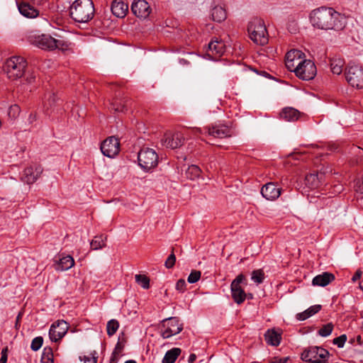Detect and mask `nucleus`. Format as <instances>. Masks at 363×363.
<instances>
[{
    "label": "nucleus",
    "instance_id": "obj_56",
    "mask_svg": "<svg viewBox=\"0 0 363 363\" xmlns=\"http://www.w3.org/2000/svg\"><path fill=\"white\" fill-rule=\"evenodd\" d=\"M35 80V76L33 74H30L26 77V81L28 84H32Z\"/></svg>",
    "mask_w": 363,
    "mask_h": 363
},
{
    "label": "nucleus",
    "instance_id": "obj_35",
    "mask_svg": "<svg viewBox=\"0 0 363 363\" xmlns=\"http://www.w3.org/2000/svg\"><path fill=\"white\" fill-rule=\"evenodd\" d=\"M135 281L137 284L141 286L145 289H147L150 287V279L143 274H136Z\"/></svg>",
    "mask_w": 363,
    "mask_h": 363
},
{
    "label": "nucleus",
    "instance_id": "obj_7",
    "mask_svg": "<svg viewBox=\"0 0 363 363\" xmlns=\"http://www.w3.org/2000/svg\"><path fill=\"white\" fill-rule=\"evenodd\" d=\"M139 165L145 170L155 167L158 163L157 152L151 148L142 149L138 156Z\"/></svg>",
    "mask_w": 363,
    "mask_h": 363
},
{
    "label": "nucleus",
    "instance_id": "obj_22",
    "mask_svg": "<svg viewBox=\"0 0 363 363\" xmlns=\"http://www.w3.org/2000/svg\"><path fill=\"white\" fill-rule=\"evenodd\" d=\"M297 55H303V52L298 50H291L286 54L285 57L286 67L289 71L294 72L295 74L296 73V67H298V63L295 65L294 60L298 56Z\"/></svg>",
    "mask_w": 363,
    "mask_h": 363
},
{
    "label": "nucleus",
    "instance_id": "obj_62",
    "mask_svg": "<svg viewBox=\"0 0 363 363\" xmlns=\"http://www.w3.org/2000/svg\"><path fill=\"white\" fill-rule=\"evenodd\" d=\"M248 296L250 298H252V295L251 294H250Z\"/></svg>",
    "mask_w": 363,
    "mask_h": 363
},
{
    "label": "nucleus",
    "instance_id": "obj_8",
    "mask_svg": "<svg viewBox=\"0 0 363 363\" xmlns=\"http://www.w3.org/2000/svg\"><path fill=\"white\" fill-rule=\"evenodd\" d=\"M296 67V76L302 80L308 81L313 79L317 73L316 67L310 60H304L298 63Z\"/></svg>",
    "mask_w": 363,
    "mask_h": 363
},
{
    "label": "nucleus",
    "instance_id": "obj_41",
    "mask_svg": "<svg viewBox=\"0 0 363 363\" xmlns=\"http://www.w3.org/2000/svg\"><path fill=\"white\" fill-rule=\"evenodd\" d=\"M121 351V347L119 345V343H118L112 352L111 359H110V363H117L119 359V354Z\"/></svg>",
    "mask_w": 363,
    "mask_h": 363
},
{
    "label": "nucleus",
    "instance_id": "obj_27",
    "mask_svg": "<svg viewBox=\"0 0 363 363\" xmlns=\"http://www.w3.org/2000/svg\"><path fill=\"white\" fill-rule=\"evenodd\" d=\"M74 264L72 257L67 255L60 259L55 265V269L57 271H65L72 268Z\"/></svg>",
    "mask_w": 363,
    "mask_h": 363
},
{
    "label": "nucleus",
    "instance_id": "obj_12",
    "mask_svg": "<svg viewBox=\"0 0 363 363\" xmlns=\"http://www.w3.org/2000/svg\"><path fill=\"white\" fill-rule=\"evenodd\" d=\"M119 145L118 140L114 136H111L103 141L101 151L104 155L111 158L118 153Z\"/></svg>",
    "mask_w": 363,
    "mask_h": 363
},
{
    "label": "nucleus",
    "instance_id": "obj_51",
    "mask_svg": "<svg viewBox=\"0 0 363 363\" xmlns=\"http://www.w3.org/2000/svg\"><path fill=\"white\" fill-rule=\"evenodd\" d=\"M8 347H5L1 351V357L0 359V363H6L8 359Z\"/></svg>",
    "mask_w": 363,
    "mask_h": 363
},
{
    "label": "nucleus",
    "instance_id": "obj_53",
    "mask_svg": "<svg viewBox=\"0 0 363 363\" xmlns=\"http://www.w3.org/2000/svg\"><path fill=\"white\" fill-rule=\"evenodd\" d=\"M362 275V272L360 269L357 270L355 274H354V276L352 278V282L357 281V280H359L361 278Z\"/></svg>",
    "mask_w": 363,
    "mask_h": 363
},
{
    "label": "nucleus",
    "instance_id": "obj_5",
    "mask_svg": "<svg viewBox=\"0 0 363 363\" xmlns=\"http://www.w3.org/2000/svg\"><path fill=\"white\" fill-rule=\"evenodd\" d=\"M247 31L255 43L264 45L268 43L267 31L263 20L257 18L252 19L248 24Z\"/></svg>",
    "mask_w": 363,
    "mask_h": 363
},
{
    "label": "nucleus",
    "instance_id": "obj_57",
    "mask_svg": "<svg viewBox=\"0 0 363 363\" xmlns=\"http://www.w3.org/2000/svg\"><path fill=\"white\" fill-rule=\"evenodd\" d=\"M298 56L296 57H295V59L294 60V63L295 65H297L298 63L299 62H301L302 61H303L305 59H303V56H304V54L303 55H297Z\"/></svg>",
    "mask_w": 363,
    "mask_h": 363
},
{
    "label": "nucleus",
    "instance_id": "obj_26",
    "mask_svg": "<svg viewBox=\"0 0 363 363\" xmlns=\"http://www.w3.org/2000/svg\"><path fill=\"white\" fill-rule=\"evenodd\" d=\"M299 116V111L292 107L284 108L280 113V118L286 121H297Z\"/></svg>",
    "mask_w": 363,
    "mask_h": 363
},
{
    "label": "nucleus",
    "instance_id": "obj_54",
    "mask_svg": "<svg viewBox=\"0 0 363 363\" xmlns=\"http://www.w3.org/2000/svg\"><path fill=\"white\" fill-rule=\"evenodd\" d=\"M37 119V116L35 113H30L29 116H28V121L30 124H32L33 122H35Z\"/></svg>",
    "mask_w": 363,
    "mask_h": 363
},
{
    "label": "nucleus",
    "instance_id": "obj_1",
    "mask_svg": "<svg viewBox=\"0 0 363 363\" xmlns=\"http://www.w3.org/2000/svg\"><path fill=\"white\" fill-rule=\"evenodd\" d=\"M342 18L340 13L333 8L320 7L313 10L310 14V21L312 25L319 29H342Z\"/></svg>",
    "mask_w": 363,
    "mask_h": 363
},
{
    "label": "nucleus",
    "instance_id": "obj_2",
    "mask_svg": "<svg viewBox=\"0 0 363 363\" xmlns=\"http://www.w3.org/2000/svg\"><path fill=\"white\" fill-rule=\"evenodd\" d=\"M29 40L33 45L45 50H53L55 49L67 50L71 43L63 37L56 38L48 34L31 35Z\"/></svg>",
    "mask_w": 363,
    "mask_h": 363
},
{
    "label": "nucleus",
    "instance_id": "obj_45",
    "mask_svg": "<svg viewBox=\"0 0 363 363\" xmlns=\"http://www.w3.org/2000/svg\"><path fill=\"white\" fill-rule=\"evenodd\" d=\"M175 262H176V257L174 254V252H172L169 257L167 259V260L165 261V263H164V266L167 268V269H171L174 267V264H175Z\"/></svg>",
    "mask_w": 363,
    "mask_h": 363
},
{
    "label": "nucleus",
    "instance_id": "obj_49",
    "mask_svg": "<svg viewBox=\"0 0 363 363\" xmlns=\"http://www.w3.org/2000/svg\"><path fill=\"white\" fill-rule=\"evenodd\" d=\"M289 357L281 358L279 357H274L270 359L269 363H286Z\"/></svg>",
    "mask_w": 363,
    "mask_h": 363
},
{
    "label": "nucleus",
    "instance_id": "obj_20",
    "mask_svg": "<svg viewBox=\"0 0 363 363\" xmlns=\"http://www.w3.org/2000/svg\"><path fill=\"white\" fill-rule=\"evenodd\" d=\"M128 10V4L123 0H114L111 4V11L118 18H123Z\"/></svg>",
    "mask_w": 363,
    "mask_h": 363
},
{
    "label": "nucleus",
    "instance_id": "obj_32",
    "mask_svg": "<svg viewBox=\"0 0 363 363\" xmlns=\"http://www.w3.org/2000/svg\"><path fill=\"white\" fill-rule=\"evenodd\" d=\"M201 169L194 164L189 166L185 170V176L190 180H194L200 176Z\"/></svg>",
    "mask_w": 363,
    "mask_h": 363
},
{
    "label": "nucleus",
    "instance_id": "obj_38",
    "mask_svg": "<svg viewBox=\"0 0 363 363\" xmlns=\"http://www.w3.org/2000/svg\"><path fill=\"white\" fill-rule=\"evenodd\" d=\"M333 330V325L331 323H329L326 325H324L318 332V335L322 337H328L329 336Z\"/></svg>",
    "mask_w": 363,
    "mask_h": 363
},
{
    "label": "nucleus",
    "instance_id": "obj_37",
    "mask_svg": "<svg viewBox=\"0 0 363 363\" xmlns=\"http://www.w3.org/2000/svg\"><path fill=\"white\" fill-rule=\"evenodd\" d=\"M264 273L262 269L254 270L252 272V280L257 284H259L263 282L264 279Z\"/></svg>",
    "mask_w": 363,
    "mask_h": 363
},
{
    "label": "nucleus",
    "instance_id": "obj_18",
    "mask_svg": "<svg viewBox=\"0 0 363 363\" xmlns=\"http://www.w3.org/2000/svg\"><path fill=\"white\" fill-rule=\"evenodd\" d=\"M261 194L267 200H275L281 194V189L273 182L266 184L261 189Z\"/></svg>",
    "mask_w": 363,
    "mask_h": 363
},
{
    "label": "nucleus",
    "instance_id": "obj_43",
    "mask_svg": "<svg viewBox=\"0 0 363 363\" xmlns=\"http://www.w3.org/2000/svg\"><path fill=\"white\" fill-rule=\"evenodd\" d=\"M347 340L346 335H341L340 336L334 338L333 342L334 345H336L338 347H343L345 342Z\"/></svg>",
    "mask_w": 363,
    "mask_h": 363
},
{
    "label": "nucleus",
    "instance_id": "obj_40",
    "mask_svg": "<svg viewBox=\"0 0 363 363\" xmlns=\"http://www.w3.org/2000/svg\"><path fill=\"white\" fill-rule=\"evenodd\" d=\"M43 338L41 336L35 337L31 342L30 348L33 351H38L43 345Z\"/></svg>",
    "mask_w": 363,
    "mask_h": 363
},
{
    "label": "nucleus",
    "instance_id": "obj_36",
    "mask_svg": "<svg viewBox=\"0 0 363 363\" xmlns=\"http://www.w3.org/2000/svg\"><path fill=\"white\" fill-rule=\"evenodd\" d=\"M118 327H119V323L116 320L112 319V320H109L107 323V325H106L108 335V336L113 335L116 333L117 330L118 329Z\"/></svg>",
    "mask_w": 363,
    "mask_h": 363
},
{
    "label": "nucleus",
    "instance_id": "obj_55",
    "mask_svg": "<svg viewBox=\"0 0 363 363\" xmlns=\"http://www.w3.org/2000/svg\"><path fill=\"white\" fill-rule=\"evenodd\" d=\"M310 362L311 363H328V361L327 358L321 359L320 357H318V358L312 360Z\"/></svg>",
    "mask_w": 363,
    "mask_h": 363
},
{
    "label": "nucleus",
    "instance_id": "obj_44",
    "mask_svg": "<svg viewBox=\"0 0 363 363\" xmlns=\"http://www.w3.org/2000/svg\"><path fill=\"white\" fill-rule=\"evenodd\" d=\"M20 113V107L18 105L11 106L9 109V116L13 118H16Z\"/></svg>",
    "mask_w": 363,
    "mask_h": 363
},
{
    "label": "nucleus",
    "instance_id": "obj_11",
    "mask_svg": "<svg viewBox=\"0 0 363 363\" xmlns=\"http://www.w3.org/2000/svg\"><path fill=\"white\" fill-rule=\"evenodd\" d=\"M329 352L323 347L311 346L304 350L301 353V359L305 362H311L312 360L320 357L321 359L328 358Z\"/></svg>",
    "mask_w": 363,
    "mask_h": 363
},
{
    "label": "nucleus",
    "instance_id": "obj_19",
    "mask_svg": "<svg viewBox=\"0 0 363 363\" xmlns=\"http://www.w3.org/2000/svg\"><path fill=\"white\" fill-rule=\"evenodd\" d=\"M60 99L55 94H49L48 97L44 103V111L47 115H50L52 111H59L57 108L60 104H59Z\"/></svg>",
    "mask_w": 363,
    "mask_h": 363
},
{
    "label": "nucleus",
    "instance_id": "obj_63",
    "mask_svg": "<svg viewBox=\"0 0 363 363\" xmlns=\"http://www.w3.org/2000/svg\"><path fill=\"white\" fill-rule=\"evenodd\" d=\"M360 340H361V337H360V336H358V337H357V340H358V341H360Z\"/></svg>",
    "mask_w": 363,
    "mask_h": 363
},
{
    "label": "nucleus",
    "instance_id": "obj_3",
    "mask_svg": "<svg viewBox=\"0 0 363 363\" xmlns=\"http://www.w3.org/2000/svg\"><path fill=\"white\" fill-rule=\"evenodd\" d=\"M72 18L78 23H87L94 16L95 9L91 0H75L69 8Z\"/></svg>",
    "mask_w": 363,
    "mask_h": 363
},
{
    "label": "nucleus",
    "instance_id": "obj_39",
    "mask_svg": "<svg viewBox=\"0 0 363 363\" xmlns=\"http://www.w3.org/2000/svg\"><path fill=\"white\" fill-rule=\"evenodd\" d=\"M201 276V273L198 270H192L187 278V281L190 284H194L197 282Z\"/></svg>",
    "mask_w": 363,
    "mask_h": 363
},
{
    "label": "nucleus",
    "instance_id": "obj_60",
    "mask_svg": "<svg viewBox=\"0 0 363 363\" xmlns=\"http://www.w3.org/2000/svg\"><path fill=\"white\" fill-rule=\"evenodd\" d=\"M125 363H137L135 360H128Z\"/></svg>",
    "mask_w": 363,
    "mask_h": 363
},
{
    "label": "nucleus",
    "instance_id": "obj_47",
    "mask_svg": "<svg viewBox=\"0 0 363 363\" xmlns=\"http://www.w3.org/2000/svg\"><path fill=\"white\" fill-rule=\"evenodd\" d=\"M354 189L357 192L363 194V178L358 179L355 181Z\"/></svg>",
    "mask_w": 363,
    "mask_h": 363
},
{
    "label": "nucleus",
    "instance_id": "obj_13",
    "mask_svg": "<svg viewBox=\"0 0 363 363\" xmlns=\"http://www.w3.org/2000/svg\"><path fill=\"white\" fill-rule=\"evenodd\" d=\"M43 169L40 164H34L26 167L21 177V180L28 184H33L43 173Z\"/></svg>",
    "mask_w": 363,
    "mask_h": 363
},
{
    "label": "nucleus",
    "instance_id": "obj_42",
    "mask_svg": "<svg viewBox=\"0 0 363 363\" xmlns=\"http://www.w3.org/2000/svg\"><path fill=\"white\" fill-rule=\"evenodd\" d=\"M97 359V353L95 351L91 354V356L85 355L83 357H80V359L84 361V363H96Z\"/></svg>",
    "mask_w": 363,
    "mask_h": 363
},
{
    "label": "nucleus",
    "instance_id": "obj_48",
    "mask_svg": "<svg viewBox=\"0 0 363 363\" xmlns=\"http://www.w3.org/2000/svg\"><path fill=\"white\" fill-rule=\"evenodd\" d=\"M245 279V277L243 274H239L231 283L232 286H240V284Z\"/></svg>",
    "mask_w": 363,
    "mask_h": 363
},
{
    "label": "nucleus",
    "instance_id": "obj_30",
    "mask_svg": "<svg viewBox=\"0 0 363 363\" xmlns=\"http://www.w3.org/2000/svg\"><path fill=\"white\" fill-rule=\"evenodd\" d=\"M181 349L178 347L168 350L162 359V363H174L181 354Z\"/></svg>",
    "mask_w": 363,
    "mask_h": 363
},
{
    "label": "nucleus",
    "instance_id": "obj_50",
    "mask_svg": "<svg viewBox=\"0 0 363 363\" xmlns=\"http://www.w3.org/2000/svg\"><path fill=\"white\" fill-rule=\"evenodd\" d=\"M52 356L53 354L52 349L50 347H45L43 351V358L47 357L48 360H52Z\"/></svg>",
    "mask_w": 363,
    "mask_h": 363
},
{
    "label": "nucleus",
    "instance_id": "obj_17",
    "mask_svg": "<svg viewBox=\"0 0 363 363\" xmlns=\"http://www.w3.org/2000/svg\"><path fill=\"white\" fill-rule=\"evenodd\" d=\"M225 52V45L222 41L212 40L209 44L206 55L213 60L218 59Z\"/></svg>",
    "mask_w": 363,
    "mask_h": 363
},
{
    "label": "nucleus",
    "instance_id": "obj_59",
    "mask_svg": "<svg viewBox=\"0 0 363 363\" xmlns=\"http://www.w3.org/2000/svg\"><path fill=\"white\" fill-rule=\"evenodd\" d=\"M30 1H33L34 4H40L43 1V0H30Z\"/></svg>",
    "mask_w": 363,
    "mask_h": 363
},
{
    "label": "nucleus",
    "instance_id": "obj_25",
    "mask_svg": "<svg viewBox=\"0 0 363 363\" xmlns=\"http://www.w3.org/2000/svg\"><path fill=\"white\" fill-rule=\"evenodd\" d=\"M231 295L234 301L238 304L243 303L247 297V294L241 286L230 285Z\"/></svg>",
    "mask_w": 363,
    "mask_h": 363
},
{
    "label": "nucleus",
    "instance_id": "obj_29",
    "mask_svg": "<svg viewBox=\"0 0 363 363\" xmlns=\"http://www.w3.org/2000/svg\"><path fill=\"white\" fill-rule=\"evenodd\" d=\"M322 306L320 305H314L306 309L302 313H299L296 315V318L299 320H304L307 318L311 317L315 315L318 312H319L321 309Z\"/></svg>",
    "mask_w": 363,
    "mask_h": 363
},
{
    "label": "nucleus",
    "instance_id": "obj_4",
    "mask_svg": "<svg viewBox=\"0 0 363 363\" xmlns=\"http://www.w3.org/2000/svg\"><path fill=\"white\" fill-rule=\"evenodd\" d=\"M26 66L27 62L23 57L13 56L6 60L4 70L9 79L16 80L23 76Z\"/></svg>",
    "mask_w": 363,
    "mask_h": 363
},
{
    "label": "nucleus",
    "instance_id": "obj_24",
    "mask_svg": "<svg viewBox=\"0 0 363 363\" xmlns=\"http://www.w3.org/2000/svg\"><path fill=\"white\" fill-rule=\"evenodd\" d=\"M18 9L19 12L27 18H35L38 15V10L26 2L18 4Z\"/></svg>",
    "mask_w": 363,
    "mask_h": 363
},
{
    "label": "nucleus",
    "instance_id": "obj_31",
    "mask_svg": "<svg viewBox=\"0 0 363 363\" xmlns=\"http://www.w3.org/2000/svg\"><path fill=\"white\" fill-rule=\"evenodd\" d=\"M211 16L213 21L221 22L226 18L225 10L221 6H215L211 11Z\"/></svg>",
    "mask_w": 363,
    "mask_h": 363
},
{
    "label": "nucleus",
    "instance_id": "obj_46",
    "mask_svg": "<svg viewBox=\"0 0 363 363\" xmlns=\"http://www.w3.org/2000/svg\"><path fill=\"white\" fill-rule=\"evenodd\" d=\"M186 283L184 279H180L176 284V289L183 293L186 290Z\"/></svg>",
    "mask_w": 363,
    "mask_h": 363
},
{
    "label": "nucleus",
    "instance_id": "obj_28",
    "mask_svg": "<svg viewBox=\"0 0 363 363\" xmlns=\"http://www.w3.org/2000/svg\"><path fill=\"white\" fill-rule=\"evenodd\" d=\"M264 339L267 344L272 346H278L280 344L281 337L275 330H268L264 335Z\"/></svg>",
    "mask_w": 363,
    "mask_h": 363
},
{
    "label": "nucleus",
    "instance_id": "obj_61",
    "mask_svg": "<svg viewBox=\"0 0 363 363\" xmlns=\"http://www.w3.org/2000/svg\"><path fill=\"white\" fill-rule=\"evenodd\" d=\"M359 288L362 291H363V285H362V282H360V283H359Z\"/></svg>",
    "mask_w": 363,
    "mask_h": 363
},
{
    "label": "nucleus",
    "instance_id": "obj_34",
    "mask_svg": "<svg viewBox=\"0 0 363 363\" xmlns=\"http://www.w3.org/2000/svg\"><path fill=\"white\" fill-rule=\"evenodd\" d=\"M106 237L103 235L95 236L90 242L91 250H97L104 247L106 246Z\"/></svg>",
    "mask_w": 363,
    "mask_h": 363
},
{
    "label": "nucleus",
    "instance_id": "obj_33",
    "mask_svg": "<svg viewBox=\"0 0 363 363\" xmlns=\"http://www.w3.org/2000/svg\"><path fill=\"white\" fill-rule=\"evenodd\" d=\"M345 62L341 58H333L330 61V67L333 74H340L342 72Z\"/></svg>",
    "mask_w": 363,
    "mask_h": 363
},
{
    "label": "nucleus",
    "instance_id": "obj_14",
    "mask_svg": "<svg viewBox=\"0 0 363 363\" xmlns=\"http://www.w3.org/2000/svg\"><path fill=\"white\" fill-rule=\"evenodd\" d=\"M68 324L64 320H58L53 323L49 330V336L52 341L57 342L62 338L68 330Z\"/></svg>",
    "mask_w": 363,
    "mask_h": 363
},
{
    "label": "nucleus",
    "instance_id": "obj_15",
    "mask_svg": "<svg viewBox=\"0 0 363 363\" xmlns=\"http://www.w3.org/2000/svg\"><path fill=\"white\" fill-rule=\"evenodd\" d=\"M206 130L208 136L214 138H225L232 135L230 128L225 125H213L212 126L207 127Z\"/></svg>",
    "mask_w": 363,
    "mask_h": 363
},
{
    "label": "nucleus",
    "instance_id": "obj_10",
    "mask_svg": "<svg viewBox=\"0 0 363 363\" xmlns=\"http://www.w3.org/2000/svg\"><path fill=\"white\" fill-rule=\"evenodd\" d=\"M184 142V137L182 133H166L160 140L161 145L166 147L175 149L181 147Z\"/></svg>",
    "mask_w": 363,
    "mask_h": 363
},
{
    "label": "nucleus",
    "instance_id": "obj_9",
    "mask_svg": "<svg viewBox=\"0 0 363 363\" xmlns=\"http://www.w3.org/2000/svg\"><path fill=\"white\" fill-rule=\"evenodd\" d=\"M163 327L165 328V330L162 333L164 339L179 333L183 329L182 324H180L179 320L175 317L164 319L163 320Z\"/></svg>",
    "mask_w": 363,
    "mask_h": 363
},
{
    "label": "nucleus",
    "instance_id": "obj_21",
    "mask_svg": "<svg viewBox=\"0 0 363 363\" xmlns=\"http://www.w3.org/2000/svg\"><path fill=\"white\" fill-rule=\"evenodd\" d=\"M335 279V276L329 272H323L321 274L315 276L313 280V286H325Z\"/></svg>",
    "mask_w": 363,
    "mask_h": 363
},
{
    "label": "nucleus",
    "instance_id": "obj_52",
    "mask_svg": "<svg viewBox=\"0 0 363 363\" xmlns=\"http://www.w3.org/2000/svg\"><path fill=\"white\" fill-rule=\"evenodd\" d=\"M111 108L116 112H123L125 109V106L122 104H112Z\"/></svg>",
    "mask_w": 363,
    "mask_h": 363
},
{
    "label": "nucleus",
    "instance_id": "obj_16",
    "mask_svg": "<svg viewBox=\"0 0 363 363\" xmlns=\"http://www.w3.org/2000/svg\"><path fill=\"white\" fill-rule=\"evenodd\" d=\"M133 13L139 18H145L151 13V9L145 0H135L131 5Z\"/></svg>",
    "mask_w": 363,
    "mask_h": 363
},
{
    "label": "nucleus",
    "instance_id": "obj_23",
    "mask_svg": "<svg viewBox=\"0 0 363 363\" xmlns=\"http://www.w3.org/2000/svg\"><path fill=\"white\" fill-rule=\"evenodd\" d=\"M324 178V174L320 173H311L306 176L305 184L311 189L318 188Z\"/></svg>",
    "mask_w": 363,
    "mask_h": 363
},
{
    "label": "nucleus",
    "instance_id": "obj_58",
    "mask_svg": "<svg viewBox=\"0 0 363 363\" xmlns=\"http://www.w3.org/2000/svg\"><path fill=\"white\" fill-rule=\"evenodd\" d=\"M196 359V356L195 354H191L189 355V359H188V362L189 363H193Z\"/></svg>",
    "mask_w": 363,
    "mask_h": 363
},
{
    "label": "nucleus",
    "instance_id": "obj_6",
    "mask_svg": "<svg viewBox=\"0 0 363 363\" xmlns=\"http://www.w3.org/2000/svg\"><path fill=\"white\" fill-rule=\"evenodd\" d=\"M345 77L352 86L363 88V68L359 65L349 64L345 71Z\"/></svg>",
    "mask_w": 363,
    "mask_h": 363
}]
</instances>
